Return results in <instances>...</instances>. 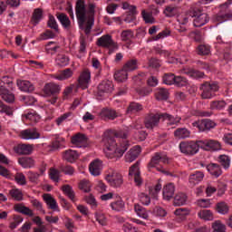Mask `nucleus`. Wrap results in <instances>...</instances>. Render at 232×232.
<instances>
[{"instance_id": "nucleus-1", "label": "nucleus", "mask_w": 232, "mask_h": 232, "mask_svg": "<svg viewBox=\"0 0 232 232\" xmlns=\"http://www.w3.org/2000/svg\"><path fill=\"white\" fill-rule=\"evenodd\" d=\"M116 138L126 139L128 137V131L116 132L115 130H108L103 133L102 144L104 146V153L107 159H112L113 160H119L126 151H128V142L122 141L117 143Z\"/></svg>"}, {"instance_id": "nucleus-2", "label": "nucleus", "mask_w": 232, "mask_h": 232, "mask_svg": "<svg viewBox=\"0 0 232 232\" xmlns=\"http://www.w3.org/2000/svg\"><path fill=\"white\" fill-rule=\"evenodd\" d=\"M75 14L80 29L82 30L86 35L90 34L93 24H95V5L89 4L86 5L84 0H77Z\"/></svg>"}, {"instance_id": "nucleus-3", "label": "nucleus", "mask_w": 232, "mask_h": 232, "mask_svg": "<svg viewBox=\"0 0 232 232\" xmlns=\"http://www.w3.org/2000/svg\"><path fill=\"white\" fill-rule=\"evenodd\" d=\"M199 148L200 145L198 140H186L179 143V151H181L184 155H197Z\"/></svg>"}, {"instance_id": "nucleus-4", "label": "nucleus", "mask_w": 232, "mask_h": 232, "mask_svg": "<svg viewBox=\"0 0 232 232\" xmlns=\"http://www.w3.org/2000/svg\"><path fill=\"white\" fill-rule=\"evenodd\" d=\"M200 89L202 90V99H213L215 93H217V91L218 90V84L216 82H205L201 85Z\"/></svg>"}, {"instance_id": "nucleus-5", "label": "nucleus", "mask_w": 232, "mask_h": 232, "mask_svg": "<svg viewBox=\"0 0 232 232\" xmlns=\"http://www.w3.org/2000/svg\"><path fill=\"white\" fill-rule=\"evenodd\" d=\"M199 148L205 151H220L222 145L215 140H198Z\"/></svg>"}, {"instance_id": "nucleus-6", "label": "nucleus", "mask_w": 232, "mask_h": 232, "mask_svg": "<svg viewBox=\"0 0 232 232\" xmlns=\"http://www.w3.org/2000/svg\"><path fill=\"white\" fill-rule=\"evenodd\" d=\"M105 180L111 186V188H121L122 184H124V179L122 178V174L113 171L109 173L105 177Z\"/></svg>"}, {"instance_id": "nucleus-7", "label": "nucleus", "mask_w": 232, "mask_h": 232, "mask_svg": "<svg viewBox=\"0 0 232 232\" xmlns=\"http://www.w3.org/2000/svg\"><path fill=\"white\" fill-rule=\"evenodd\" d=\"M192 126L194 128H198L199 131H209V130H213V128H216L217 123L212 120L204 119L193 121Z\"/></svg>"}, {"instance_id": "nucleus-8", "label": "nucleus", "mask_w": 232, "mask_h": 232, "mask_svg": "<svg viewBox=\"0 0 232 232\" xmlns=\"http://www.w3.org/2000/svg\"><path fill=\"white\" fill-rule=\"evenodd\" d=\"M193 17H195L193 24L196 28L204 26V24H207V23L209 21V16H208V14L202 13L200 10H193Z\"/></svg>"}, {"instance_id": "nucleus-9", "label": "nucleus", "mask_w": 232, "mask_h": 232, "mask_svg": "<svg viewBox=\"0 0 232 232\" xmlns=\"http://www.w3.org/2000/svg\"><path fill=\"white\" fill-rule=\"evenodd\" d=\"M176 30L180 34H184L188 30V23H189V15L186 13H180L177 15Z\"/></svg>"}, {"instance_id": "nucleus-10", "label": "nucleus", "mask_w": 232, "mask_h": 232, "mask_svg": "<svg viewBox=\"0 0 232 232\" xmlns=\"http://www.w3.org/2000/svg\"><path fill=\"white\" fill-rule=\"evenodd\" d=\"M90 82H92V72L90 70L85 69L78 77V87L82 88V90H86L90 86Z\"/></svg>"}, {"instance_id": "nucleus-11", "label": "nucleus", "mask_w": 232, "mask_h": 232, "mask_svg": "<svg viewBox=\"0 0 232 232\" xmlns=\"http://www.w3.org/2000/svg\"><path fill=\"white\" fill-rule=\"evenodd\" d=\"M96 44L102 48H117V44L113 42V38L110 34H104L98 38Z\"/></svg>"}, {"instance_id": "nucleus-12", "label": "nucleus", "mask_w": 232, "mask_h": 232, "mask_svg": "<svg viewBox=\"0 0 232 232\" xmlns=\"http://www.w3.org/2000/svg\"><path fill=\"white\" fill-rule=\"evenodd\" d=\"M160 121H162V113L150 114L145 120V126L148 130H153L159 126Z\"/></svg>"}, {"instance_id": "nucleus-13", "label": "nucleus", "mask_w": 232, "mask_h": 232, "mask_svg": "<svg viewBox=\"0 0 232 232\" xmlns=\"http://www.w3.org/2000/svg\"><path fill=\"white\" fill-rule=\"evenodd\" d=\"M168 162V158L164 154L156 153L154 157L151 159L149 168H156L159 171H160V164H166Z\"/></svg>"}, {"instance_id": "nucleus-14", "label": "nucleus", "mask_w": 232, "mask_h": 232, "mask_svg": "<svg viewBox=\"0 0 232 232\" xmlns=\"http://www.w3.org/2000/svg\"><path fill=\"white\" fill-rule=\"evenodd\" d=\"M20 137L24 140H35L41 138V134L37 131V129H27L20 132Z\"/></svg>"}, {"instance_id": "nucleus-15", "label": "nucleus", "mask_w": 232, "mask_h": 232, "mask_svg": "<svg viewBox=\"0 0 232 232\" xmlns=\"http://www.w3.org/2000/svg\"><path fill=\"white\" fill-rule=\"evenodd\" d=\"M73 77V70L67 68L58 72L55 74L52 75V79H55V81H68V79H72Z\"/></svg>"}, {"instance_id": "nucleus-16", "label": "nucleus", "mask_w": 232, "mask_h": 232, "mask_svg": "<svg viewBox=\"0 0 232 232\" xmlns=\"http://www.w3.org/2000/svg\"><path fill=\"white\" fill-rule=\"evenodd\" d=\"M89 171L93 177H99L102 171V160L96 159L89 165Z\"/></svg>"}, {"instance_id": "nucleus-17", "label": "nucleus", "mask_w": 232, "mask_h": 232, "mask_svg": "<svg viewBox=\"0 0 232 232\" xmlns=\"http://www.w3.org/2000/svg\"><path fill=\"white\" fill-rule=\"evenodd\" d=\"M110 208L112 209V211H115V213H121V211H124L126 203L122 198L118 195L115 196L114 201L111 202Z\"/></svg>"}, {"instance_id": "nucleus-18", "label": "nucleus", "mask_w": 232, "mask_h": 232, "mask_svg": "<svg viewBox=\"0 0 232 232\" xmlns=\"http://www.w3.org/2000/svg\"><path fill=\"white\" fill-rule=\"evenodd\" d=\"M113 92V82L110 80L102 81L98 86V95L102 96L103 93H111Z\"/></svg>"}, {"instance_id": "nucleus-19", "label": "nucleus", "mask_w": 232, "mask_h": 232, "mask_svg": "<svg viewBox=\"0 0 232 232\" xmlns=\"http://www.w3.org/2000/svg\"><path fill=\"white\" fill-rule=\"evenodd\" d=\"M122 8L130 12L129 16L124 18L125 23H133L135 21V14H137V7L128 3H123Z\"/></svg>"}, {"instance_id": "nucleus-20", "label": "nucleus", "mask_w": 232, "mask_h": 232, "mask_svg": "<svg viewBox=\"0 0 232 232\" xmlns=\"http://www.w3.org/2000/svg\"><path fill=\"white\" fill-rule=\"evenodd\" d=\"M163 200H170L175 195V184L169 183L163 187Z\"/></svg>"}, {"instance_id": "nucleus-21", "label": "nucleus", "mask_w": 232, "mask_h": 232, "mask_svg": "<svg viewBox=\"0 0 232 232\" xmlns=\"http://www.w3.org/2000/svg\"><path fill=\"white\" fill-rule=\"evenodd\" d=\"M140 146H134L132 149L129 150V152L125 155V161L133 162V160H137V157L140 155Z\"/></svg>"}, {"instance_id": "nucleus-22", "label": "nucleus", "mask_w": 232, "mask_h": 232, "mask_svg": "<svg viewBox=\"0 0 232 232\" xmlns=\"http://www.w3.org/2000/svg\"><path fill=\"white\" fill-rule=\"evenodd\" d=\"M44 92L48 96L57 95V93H60L61 92V87L57 83L50 82L44 86Z\"/></svg>"}, {"instance_id": "nucleus-23", "label": "nucleus", "mask_w": 232, "mask_h": 232, "mask_svg": "<svg viewBox=\"0 0 232 232\" xmlns=\"http://www.w3.org/2000/svg\"><path fill=\"white\" fill-rule=\"evenodd\" d=\"M207 170L212 177H215L216 179H218L220 175H222V167L217 163H210L206 166Z\"/></svg>"}, {"instance_id": "nucleus-24", "label": "nucleus", "mask_w": 232, "mask_h": 232, "mask_svg": "<svg viewBox=\"0 0 232 232\" xmlns=\"http://www.w3.org/2000/svg\"><path fill=\"white\" fill-rule=\"evenodd\" d=\"M0 95L5 102H14L15 101L14 93L10 92V91H8V89L4 85L0 86Z\"/></svg>"}, {"instance_id": "nucleus-25", "label": "nucleus", "mask_w": 232, "mask_h": 232, "mask_svg": "<svg viewBox=\"0 0 232 232\" xmlns=\"http://www.w3.org/2000/svg\"><path fill=\"white\" fill-rule=\"evenodd\" d=\"M14 151L15 153H18V155H32V152L34 151V146L28 144L18 145L14 149Z\"/></svg>"}, {"instance_id": "nucleus-26", "label": "nucleus", "mask_w": 232, "mask_h": 232, "mask_svg": "<svg viewBox=\"0 0 232 232\" xmlns=\"http://www.w3.org/2000/svg\"><path fill=\"white\" fill-rule=\"evenodd\" d=\"M17 86L21 92H25L27 93H30V92H34V84L30 82V81L26 80H18L17 81Z\"/></svg>"}, {"instance_id": "nucleus-27", "label": "nucleus", "mask_w": 232, "mask_h": 232, "mask_svg": "<svg viewBox=\"0 0 232 232\" xmlns=\"http://www.w3.org/2000/svg\"><path fill=\"white\" fill-rule=\"evenodd\" d=\"M204 180V172L202 171H196L193 174H191L188 178V182L192 186H197V184H199V182H202Z\"/></svg>"}, {"instance_id": "nucleus-28", "label": "nucleus", "mask_w": 232, "mask_h": 232, "mask_svg": "<svg viewBox=\"0 0 232 232\" xmlns=\"http://www.w3.org/2000/svg\"><path fill=\"white\" fill-rule=\"evenodd\" d=\"M86 136L84 134L78 133L72 138V143L76 148H82L86 144Z\"/></svg>"}, {"instance_id": "nucleus-29", "label": "nucleus", "mask_w": 232, "mask_h": 232, "mask_svg": "<svg viewBox=\"0 0 232 232\" xmlns=\"http://www.w3.org/2000/svg\"><path fill=\"white\" fill-rule=\"evenodd\" d=\"M43 198L45 204H47V206L50 208V209H53L54 211H57V209H59V205H57V201L50 194H44Z\"/></svg>"}, {"instance_id": "nucleus-30", "label": "nucleus", "mask_w": 232, "mask_h": 232, "mask_svg": "<svg viewBox=\"0 0 232 232\" xmlns=\"http://www.w3.org/2000/svg\"><path fill=\"white\" fill-rule=\"evenodd\" d=\"M100 117L104 121H108V120L113 121V119L117 118V112H115V111L113 110L103 109L100 112Z\"/></svg>"}, {"instance_id": "nucleus-31", "label": "nucleus", "mask_w": 232, "mask_h": 232, "mask_svg": "<svg viewBox=\"0 0 232 232\" xmlns=\"http://www.w3.org/2000/svg\"><path fill=\"white\" fill-rule=\"evenodd\" d=\"M57 19L58 21H60L62 26L65 30H70V28H72V21H70V18L68 17V15H66V14L64 13L59 14L57 15Z\"/></svg>"}, {"instance_id": "nucleus-32", "label": "nucleus", "mask_w": 232, "mask_h": 232, "mask_svg": "<svg viewBox=\"0 0 232 232\" xmlns=\"http://www.w3.org/2000/svg\"><path fill=\"white\" fill-rule=\"evenodd\" d=\"M63 157V160L67 162H73L74 160H77V159H79V152L73 150H67L64 151Z\"/></svg>"}, {"instance_id": "nucleus-33", "label": "nucleus", "mask_w": 232, "mask_h": 232, "mask_svg": "<svg viewBox=\"0 0 232 232\" xmlns=\"http://www.w3.org/2000/svg\"><path fill=\"white\" fill-rule=\"evenodd\" d=\"M18 163L22 168L28 169L35 166V160L30 157H22L18 159Z\"/></svg>"}, {"instance_id": "nucleus-34", "label": "nucleus", "mask_w": 232, "mask_h": 232, "mask_svg": "<svg viewBox=\"0 0 232 232\" xmlns=\"http://www.w3.org/2000/svg\"><path fill=\"white\" fill-rule=\"evenodd\" d=\"M191 131L186 128H179L174 131V137L176 139H189Z\"/></svg>"}, {"instance_id": "nucleus-35", "label": "nucleus", "mask_w": 232, "mask_h": 232, "mask_svg": "<svg viewBox=\"0 0 232 232\" xmlns=\"http://www.w3.org/2000/svg\"><path fill=\"white\" fill-rule=\"evenodd\" d=\"M181 73L188 75V77L192 79H202V77H204V72L193 69H183L181 70Z\"/></svg>"}, {"instance_id": "nucleus-36", "label": "nucleus", "mask_w": 232, "mask_h": 232, "mask_svg": "<svg viewBox=\"0 0 232 232\" xmlns=\"http://www.w3.org/2000/svg\"><path fill=\"white\" fill-rule=\"evenodd\" d=\"M43 19V10L41 8L34 9L33 13V16L31 19V24L33 26H37L41 20Z\"/></svg>"}, {"instance_id": "nucleus-37", "label": "nucleus", "mask_w": 232, "mask_h": 232, "mask_svg": "<svg viewBox=\"0 0 232 232\" xmlns=\"http://www.w3.org/2000/svg\"><path fill=\"white\" fill-rule=\"evenodd\" d=\"M162 121H166L167 124L169 126H173V124H179L182 118L177 116L173 117L168 113H161Z\"/></svg>"}, {"instance_id": "nucleus-38", "label": "nucleus", "mask_w": 232, "mask_h": 232, "mask_svg": "<svg viewBox=\"0 0 232 232\" xmlns=\"http://www.w3.org/2000/svg\"><path fill=\"white\" fill-rule=\"evenodd\" d=\"M114 80L117 81V82H126V81H128L127 71H125L123 67L122 69L116 71L114 72Z\"/></svg>"}, {"instance_id": "nucleus-39", "label": "nucleus", "mask_w": 232, "mask_h": 232, "mask_svg": "<svg viewBox=\"0 0 232 232\" xmlns=\"http://www.w3.org/2000/svg\"><path fill=\"white\" fill-rule=\"evenodd\" d=\"M139 68V61L137 59H131L126 62L123 65V69L125 72H135Z\"/></svg>"}, {"instance_id": "nucleus-40", "label": "nucleus", "mask_w": 232, "mask_h": 232, "mask_svg": "<svg viewBox=\"0 0 232 232\" xmlns=\"http://www.w3.org/2000/svg\"><path fill=\"white\" fill-rule=\"evenodd\" d=\"M163 14L166 17H175L179 14V7L173 5H167Z\"/></svg>"}, {"instance_id": "nucleus-41", "label": "nucleus", "mask_w": 232, "mask_h": 232, "mask_svg": "<svg viewBox=\"0 0 232 232\" xmlns=\"http://www.w3.org/2000/svg\"><path fill=\"white\" fill-rule=\"evenodd\" d=\"M134 211L136 215L140 217V218H144V220H148L150 215L148 214V211L146 210V208H144V207L137 204L134 206Z\"/></svg>"}, {"instance_id": "nucleus-42", "label": "nucleus", "mask_w": 232, "mask_h": 232, "mask_svg": "<svg viewBox=\"0 0 232 232\" xmlns=\"http://www.w3.org/2000/svg\"><path fill=\"white\" fill-rule=\"evenodd\" d=\"M186 202H188V196L182 192L174 197V206H185Z\"/></svg>"}, {"instance_id": "nucleus-43", "label": "nucleus", "mask_w": 232, "mask_h": 232, "mask_svg": "<svg viewBox=\"0 0 232 232\" xmlns=\"http://www.w3.org/2000/svg\"><path fill=\"white\" fill-rule=\"evenodd\" d=\"M9 195L13 198V200H16L17 202H21L24 198L23 190L20 188H12L9 190Z\"/></svg>"}, {"instance_id": "nucleus-44", "label": "nucleus", "mask_w": 232, "mask_h": 232, "mask_svg": "<svg viewBox=\"0 0 232 232\" xmlns=\"http://www.w3.org/2000/svg\"><path fill=\"white\" fill-rule=\"evenodd\" d=\"M198 216L201 218V220H206V221H211L215 217L213 216V212L209 209H203L200 210L198 213Z\"/></svg>"}, {"instance_id": "nucleus-45", "label": "nucleus", "mask_w": 232, "mask_h": 232, "mask_svg": "<svg viewBox=\"0 0 232 232\" xmlns=\"http://www.w3.org/2000/svg\"><path fill=\"white\" fill-rule=\"evenodd\" d=\"M64 144H66V140L63 137H57L51 144L52 150H60L61 148H64Z\"/></svg>"}, {"instance_id": "nucleus-46", "label": "nucleus", "mask_w": 232, "mask_h": 232, "mask_svg": "<svg viewBox=\"0 0 232 232\" xmlns=\"http://www.w3.org/2000/svg\"><path fill=\"white\" fill-rule=\"evenodd\" d=\"M218 162L225 169H229L231 166V158L227 155H219Z\"/></svg>"}, {"instance_id": "nucleus-47", "label": "nucleus", "mask_w": 232, "mask_h": 232, "mask_svg": "<svg viewBox=\"0 0 232 232\" xmlns=\"http://www.w3.org/2000/svg\"><path fill=\"white\" fill-rule=\"evenodd\" d=\"M57 66H68L70 64V58L64 54H59L55 59Z\"/></svg>"}, {"instance_id": "nucleus-48", "label": "nucleus", "mask_w": 232, "mask_h": 232, "mask_svg": "<svg viewBox=\"0 0 232 232\" xmlns=\"http://www.w3.org/2000/svg\"><path fill=\"white\" fill-rule=\"evenodd\" d=\"M155 94L158 101H166L169 95V92L164 88H160L156 90Z\"/></svg>"}, {"instance_id": "nucleus-49", "label": "nucleus", "mask_w": 232, "mask_h": 232, "mask_svg": "<svg viewBox=\"0 0 232 232\" xmlns=\"http://www.w3.org/2000/svg\"><path fill=\"white\" fill-rule=\"evenodd\" d=\"M141 17L147 24H153V23H155V18L153 17V14L150 12H146V10L141 11Z\"/></svg>"}, {"instance_id": "nucleus-50", "label": "nucleus", "mask_w": 232, "mask_h": 232, "mask_svg": "<svg viewBox=\"0 0 232 232\" xmlns=\"http://www.w3.org/2000/svg\"><path fill=\"white\" fill-rule=\"evenodd\" d=\"M217 211L220 215H227V213H229V206L224 201L219 202L217 204Z\"/></svg>"}, {"instance_id": "nucleus-51", "label": "nucleus", "mask_w": 232, "mask_h": 232, "mask_svg": "<svg viewBox=\"0 0 232 232\" xmlns=\"http://www.w3.org/2000/svg\"><path fill=\"white\" fill-rule=\"evenodd\" d=\"M142 104L137 102H130L127 113H137L138 111H142Z\"/></svg>"}, {"instance_id": "nucleus-52", "label": "nucleus", "mask_w": 232, "mask_h": 232, "mask_svg": "<svg viewBox=\"0 0 232 232\" xmlns=\"http://www.w3.org/2000/svg\"><path fill=\"white\" fill-rule=\"evenodd\" d=\"M23 117L31 122H39V121H41V116H39V114H37L35 111H30L27 114H24Z\"/></svg>"}, {"instance_id": "nucleus-53", "label": "nucleus", "mask_w": 232, "mask_h": 232, "mask_svg": "<svg viewBox=\"0 0 232 232\" xmlns=\"http://www.w3.org/2000/svg\"><path fill=\"white\" fill-rule=\"evenodd\" d=\"M62 190L67 195V197H69L71 200H72V202L73 200H75V193L73 192V188H72L70 185L63 186Z\"/></svg>"}, {"instance_id": "nucleus-54", "label": "nucleus", "mask_w": 232, "mask_h": 232, "mask_svg": "<svg viewBox=\"0 0 232 232\" xmlns=\"http://www.w3.org/2000/svg\"><path fill=\"white\" fill-rule=\"evenodd\" d=\"M79 188L82 191H84V193H90L92 190V184L88 179H82L80 181Z\"/></svg>"}, {"instance_id": "nucleus-55", "label": "nucleus", "mask_w": 232, "mask_h": 232, "mask_svg": "<svg viewBox=\"0 0 232 232\" xmlns=\"http://www.w3.org/2000/svg\"><path fill=\"white\" fill-rule=\"evenodd\" d=\"M174 215L179 218L184 220L188 215H189V209L188 208H178L174 211Z\"/></svg>"}, {"instance_id": "nucleus-56", "label": "nucleus", "mask_w": 232, "mask_h": 232, "mask_svg": "<svg viewBox=\"0 0 232 232\" xmlns=\"http://www.w3.org/2000/svg\"><path fill=\"white\" fill-rule=\"evenodd\" d=\"M14 180L19 186H26V177L21 172L15 174Z\"/></svg>"}, {"instance_id": "nucleus-57", "label": "nucleus", "mask_w": 232, "mask_h": 232, "mask_svg": "<svg viewBox=\"0 0 232 232\" xmlns=\"http://www.w3.org/2000/svg\"><path fill=\"white\" fill-rule=\"evenodd\" d=\"M57 34L59 33H56L55 31L53 32V31L47 30L41 34V39L43 41H48V39H55V37H57Z\"/></svg>"}, {"instance_id": "nucleus-58", "label": "nucleus", "mask_w": 232, "mask_h": 232, "mask_svg": "<svg viewBox=\"0 0 232 232\" xmlns=\"http://www.w3.org/2000/svg\"><path fill=\"white\" fill-rule=\"evenodd\" d=\"M213 232H226V225L220 221H215L212 224Z\"/></svg>"}, {"instance_id": "nucleus-59", "label": "nucleus", "mask_w": 232, "mask_h": 232, "mask_svg": "<svg viewBox=\"0 0 232 232\" xmlns=\"http://www.w3.org/2000/svg\"><path fill=\"white\" fill-rule=\"evenodd\" d=\"M226 104L225 101H215L210 103V108L212 110H224V108H226Z\"/></svg>"}, {"instance_id": "nucleus-60", "label": "nucleus", "mask_w": 232, "mask_h": 232, "mask_svg": "<svg viewBox=\"0 0 232 232\" xmlns=\"http://www.w3.org/2000/svg\"><path fill=\"white\" fill-rule=\"evenodd\" d=\"M175 86H178L179 88H182L184 86H188V79L182 77V76H176L174 80Z\"/></svg>"}, {"instance_id": "nucleus-61", "label": "nucleus", "mask_w": 232, "mask_h": 232, "mask_svg": "<svg viewBox=\"0 0 232 232\" xmlns=\"http://www.w3.org/2000/svg\"><path fill=\"white\" fill-rule=\"evenodd\" d=\"M176 76L173 73H168L163 76V82L164 84H168L171 86V84H175Z\"/></svg>"}, {"instance_id": "nucleus-62", "label": "nucleus", "mask_w": 232, "mask_h": 232, "mask_svg": "<svg viewBox=\"0 0 232 232\" xmlns=\"http://www.w3.org/2000/svg\"><path fill=\"white\" fill-rule=\"evenodd\" d=\"M72 112H65L63 115L59 116L56 120L55 122L57 124V126H61V124H63V122H66V121H68V119H70V117H72Z\"/></svg>"}, {"instance_id": "nucleus-63", "label": "nucleus", "mask_w": 232, "mask_h": 232, "mask_svg": "<svg viewBox=\"0 0 232 232\" xmlns=\"http://www.w3.org/2000/svg\"><path fill=\"white\" fill-rule=\"evenodd\" d=\"M40 177H41V174L37 172L29 171L27 173V178L29 179L30 182H32L33 184H39Z\"/></svg>"}, {"instance_id": "nucleus-64", "label": "nucleus", "mask_w": 232, "mask_h": 232, "mask_svg": "<svg viewBox=\"0 0 232 232\" xmlns=\"http://www.w3.org/2000/svg\"><path fill=\"white\" fill-rule=\"evenodd\" d=\"M121 41H131L133 39V31L125 30L121 34Z\"/></svg>"}]
</instances>
